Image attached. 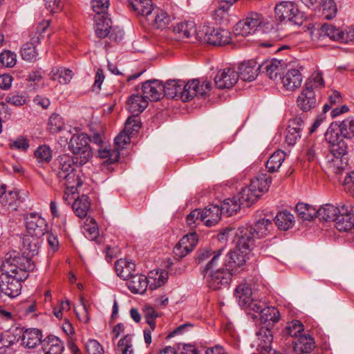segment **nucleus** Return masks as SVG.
<instances>
[{
    "mask_svg": "<svg viewBox=\"0 0 354 354\" xmlns=\"http://www.w3.org/2000/svg\"><path fill=\"white\" fill-rule=\"evenodd\" d=\"M72 207L77 216L85 218L90 207L88 197L86 195H82L73 202Z\"/></svg>",
    "mask_w": 354,
    "mask_h": 354,
    "instance_id": "37998d69",
    "label": "nucleus"
},
{
    "mask_svg": "<svg viewBox=\"0 0 354 354\" xmlns=\"http://www.w3.org/2000/svg\"><path fill=\"white\" fill-rule=\"evenodd\" d=\"M168 278L167 272L161 271L160 273L156 272L155 274L151 272L150 279L151 283H149V288L151 290H155L165 283Z\"/></svg>",
    "mask_w": 354,
    "mask_h": 354,
    "instance_id": "5fc2aeb1",
    "label": "nucleus"
},
{
    "mask_svg": "<svg viewBox=\"0 0 354 354\" xmlns=\"http://www.w3.org/2000/svg\"><path fill=\"white\" fill-rule=\"evenodd\" d=\"M353 223L354 219L348 209V206L342 205L340 212L335 221V227L340 232H347L353 229Z\"/></svg>",
    "mask_w": 354,
    "mask_h": 354,
    "instance_id": "6ab92c4d",
    "label": "nucleus"
},
{
    "mask_svg": "<svg viewBox=\"0 0 354 354\" xmlns=\"http://www.w3.org/2000/svg\"><path fill=\"white\" fill-rule=\"evenodd\" d=\"M304 124L301 118L297 117L289 120L286 135V142L289 146H294L301 138Z\"/></svg>",
    "mask_w": 354,
    "mask_h": 354,
    "instance_id": "dca6fc26",
    "label": "nucleus"
},
{
    "mask_svg": "<svg viewBox=\"0 0 354 354\" xmlns=\"http://www.w3.org/2000/svg\"><path fill=\"white\" fill-rule=\"evenodd\" d=\"M89 137L84 133L74 134L68 142L70 151L75 156L80 165L86 164L93 156L91 148L88 145Z\"/></svg>",
    "mask_w": 354,
    "mask_h": 354,
    "instance_id": "423d86ee",
    "label": "nucleus"
},
{
    "mask_svg": "<svg viewBox=\"0 0 354 354\" xmlns=\"http://www.w3.org/2000/svg\"><path fill=\"white\" fill-rule=\"evenodd\" d=\"M272 178L266 174H259L254 178L251 180L250 185L252 190H255L258 194H262L268 191L271 184Z\"/></svg>",
    "mask_w": 354,
    "mask_h": 354,
    "instance_id": "72a5a7b5",
    "label": "nucleus"
},
{
    "mask_svg": "<svg viewBox=\"0 0 354 354\" xmlns=\"http://www.w3.org/2000/svg\"><path fill=\"white\" fill-rule=\"evenodd\" d=\"M40 41L39 36L33 37L30 43L26 44L21 50V55L23 59L26 61H32L35 59L37 53L35 49V44Z\"/></svg>",
    "mask_w": 354,
    "mask_h": 354,
    "instance_id": "49530a36",
    "label": "nucleus"
},
{
    "mask_svg": "<svg viewBox=\"0 0 354 354\" xmlns=\"http://www.w3.org/2000/svg\"><path fill=\"white\" fill-rule=\"evenodd\" d=\"M42 344L45 354H61L64 350L62 342L55 336H48Z\"/></svg>",
    "mask_w": 354,
    "mask_h": 354,
    "instance_id": "c9c22d12",
    "label": "nucleus"
},
{
    "mask_svg": "<svg viewBox=\"0 0 354 354\" xmlns=\"http://www.w3.org/2000/svg\"><path fill=\"white\" fill-rule=\"evenodd\" d=\"M27 234L41 238L48 231L46 220L37 213H30L26 218Z\"/></svg>",
    "mask_w": 354,
    "mask_h": 354,
    "instance_id": "f8f14e48",
    "label": "nucleus"
},
{
    "mask_svg": "<svg viewBox=\"0 0 354 354\" xmlns=\"http://www.w3.org/2000/svg\"><path fill=\"white\" fill-rule=\"evenodd\" d=\"M148 106V101L143 95L133 94L129 97L128 109L133 116H138Z\"/></svg>",
    "mask_w": 354,
    "mask_h": 354,
    "instance_id": "c85d7f7f",
    "label": "nucleus"
},
{
    "mask_svg": "<svg viewBox=\"0 0 354 354\" xmlns=\"http://www.w3.org/2000/svg\"><path fill=\"white\" fill-rule=\"evenodd\" d=\"M6 100L8 103L15 106L24 105L26 99L22 93H10L7 95Z\"/></svg>",
    "mask_w": 354,
    "mask_h": 354,
    "instance_id": "69168bd1",
    "label": "nucleus"
},
{
    "mask_svg": "<svg viewBox=\"0 0 354 354\" xmlns=\"http://www.w3.org/2000/svg\"><path fill=\"white\" fill-rule=\"evenodd\" d=\"M112 21L111 19L104 15H99L95 17V33L100 38H105L109 36L111 29Z\"/></svg>",
    "mask_w": 354,
    "mask_h": 354,
    "instance_id": "e433bc0d",
    "label": "nucleus"
},
{
    "mask_svg": "<svg viewBox=\"0 0 354 354\" xmlns=\"http://www.w3.org/2000/svg\"><path fill=\"white\" fill-rule=\"evenodd\" d=\"M42 76L41 73L39 71H34L29 73L26 80L29 83V86H32L33 89L36 88V86H39L41 82Z\"/></svg>",
    "mask_w": 354,
    "mask_h": 354,
    "instance_id": "774afa93",
    "label": "nucleus"
},
{
    "mask_svg": "<svg viewBox=\"0 0 354 354\" xmlns=\"http://www.w3.org/2000/svg\"><path fill=\"white\" fill-rule=\"evenodd\" d=\"M198 243V235L191 232L184 236L174 248L176 256L183 258L193 250Z\"/></svg>",
    "mask_w": 354,
    "mask_h": 354,
    "instance_id": "2eb2a0df",
    "label": "nucleus"
},
{
    "mask_svg": "<svg viewBox=\"0 0 354 354\" xmlns=\"http://www.w3.org/2000/svg\"><path fill=\"white\" fill-rule=\"evenodd\" d=\"M203 91L198 90V80H192L185 84L183 81V86L180 95V100L183 102H188L194 97H203Z\"/></svg>",
    "mask_w": 354,
    "mask_h": 354,
    "instance_id": "bb28decb",
    "label": "nucleus"
},
{
    "mask_svg": "<svg viewBox=\"0 0 354 354\" xmlns=\"http://www.w3.org/2000/svg\"><path fill=\"white\" fill-rule=\"evenodd\" d=\"M294 216L287 211L281 212L274 218V222L281 230H288L294 223Z\"/></svg>",
    "mask_w": 354,
    "mask_h": 354,
    "instance_id": "c03bdc74",
    "label": "nucleus"
},
{
    "mask_svg": "<svg viewBox=\"0 0 354 354\" xmlns=\"http://www.w3.org/2000/svg\"><path fill=\"white\" fill-rule=\"evenodd\" d=\"M316 92L304 87L297 99L298 107L303 111H309L316 107L317 99Z\"/></svg>",
    "mask_w": 354,
    "mask_h": 354,
    "instance_id": "a211bd4d",
    "label": "nucleus"
},
{
    "mask_svg": "<svg viewBox=\"0 0 354 354\" xmlns=\"http://www.w3.org/2000/svg\"><path fill=\"white\" fill-rule=\"evenodd\" d=\"M129 6L138 14L149 17L153 11L151 0H128Z\"/></svg>",
    "mask_w": 354,
    "mask_h": 354,
    "instance_id": "4c0bfd02",
    "label": "nucleus"
},
{
    "mask_svg": "<svg viewBox=\"0 0 354 354\" xmlns=\"http://www.w3.org/2000/svg\"><path fill=\"white\" fill-rule=\"evenodd\" d=\"M173 32L176 35L178 39H188L192 36L196 38V32L195 23L192 21H183L177 24L173 27Z\"/></svg>",
    "mask_w": 354,
    "mask_h": 354,
    "instance_id": "a878e982",
    "label": "nucleus"
},
{
    "mask_svg": "<svg viewBox=\"0 0 354 354\" xmlns=\"http://www.w3.org/2000/svg\"><path fill=\"white\" fill-rule=\"evenodd\" d=\"M196 39L212 46H222L230 42L231 33L225 29L204 25L197 29Z\"/></svg>",
    "mask_w": 354,
    "mask_h": 354,
    "instance_id": "39448f33",
    "label": "nucleus"
},
{
    "mask_svg": "<svg viewBox=\"0 0 354 354\" xmlns=\"http://www.w3.org/2000/svg\"><path fill=\"white\" fill-rule=\"evenodd\" d=\"M51 79L58 81L62 84L69 83L73 77L72 71L65 68H58L51 72Z\"/></svg>",
    "mask_w": 354,
    "mask_h": 354,
    "instance_id": "8fccbe9b",
    "label": "nucleus"
},
{
    "mask_svg": "<svg viewBox=\"0 0 354 354\" xmlns=\"http://www.w3.org/2000/svg\"><path fill=\"white\" fill-rule=\"evenodd\" d=\"M274 11L275 18L279 22L290 21L296 25H301L303 22L302 15L291 1L280 2L276 5Z\"/></svg>",
    "mask_w": 354,
    "mask_h": 354,
    "instance_id": "6e6552de",
    "label": "nucleus"
},
{
    "mask_svg": "<svg viewBox=\"0 0 354 354\" xmlns=\"http://www.w3.org/2000/svg\"><path fill=\"white\" fill-rule=\"evenodd\" d=\"M303 76L298 68L289 69L282 77L283 86L288 91H295L300 87Z\"/></svg>",
    "mask_w": 354,
    "mask_h": 354,
    "instance_id": "412c9836",
    "label": "nucleus"
},
{
    "mask_svg": "<svg viewBox=\"0 0 354 354\" xmlns=\"http://www.w3.org/2000/svg\"><path fill=\"white\" fill-rule=\"evenodd\" d=\"M242 206L241 203L238 199V196L232 198L225 200L221 206H219L222 214L232 216L234 213L240 209Z\"/></svg>",
    "mask_w": 354,
    "mask_h": 354,
    "instance_id": "de8ad7c7",
    "label": "nucleus"
},
{
    "mask_svg": "<svg viewBox=\"0 0 354 354\" xmlns=\"http://www.w3.org/2000/svg\"><path fill=\"white\" fill-rule=\"evenodd\" d=\"M282 60L272 59L259 64L260 73H266L271 80H275L283 68Z\"/></svg>",
    "mask_w": 354,
    "mask_h": 354,
    "instance_id": "5701e85b",
    "label": "nucleus"
},
{
    "mask_svg": "<svg viewBox=\"0 0 354 354\" xmlns=\"http://www.w3.org/2000/svg\"><path fill=\"white\" fill-rule=\"evenodd\" d=\"M304 330L303 324L297 319L287 323L284 328V333L290 337L298 338L301 333Z\"/></svg>",
    "mask_w": 354,
    "mask_h": 354,
    "instance_id": "864d4df0",
    "label": "nucleus"
},
{
    "mask_svg": "<svg viewBox=\"0 0 354 354\" xmlns=\"http://www.w3.org/2000/svg\"><path fill=\"white\" fill-rule=\"evenodd\" d=\"M78 164L73 156L63 154L54 160L51 167L52 172L68 189H77L82 184L75 169V165Z\"/></svg>",
    "mask_w": 354,
    "mask_h": 354,
    "instance_id": "7ed1b4c3",
    "label": "nucleus"
},
{
    "mask_svg": "<svg viewBox=\"0 0 354 354\" xmlns=\"http://www.w3.org/2000/svg\"><path fill=\"white\" fill-rule=\"evenodd\" d=\"M234 241L236 242L237 249L230 250L227 253L225 258L222 259L223 266L227 268H232L233 273H236V268L243 266L249 259L250 252L253 250L254 247L249 248H243L239 245V237L234 236Z\"/></svg>",
    "mask_w": 354,
    "mask_h": 354,
    "instance_id": "0eeeda50",
    "label": "nucleus"
},
{
    "mask_svg": "<svg viewBox=\"0 0 354 354\" xmlns=\"http://www.w3.org/2000/svg\"><path fill=\"white\" fill-rule=\"evenodd\" d=\"M286 153L283 151L277 150L274 152L266 162V169L270 173H274L279 170L285 160Z\"/></svg>",
    "mask_w": 354,
    "mask_h": 354,
    "instance_id": "ea45409f",
    "label": "nucleus"
},
{
    "mask_svg": "<svg viewBox=\"0 0 354 354\" xmlns=\"http://www.w3.org/2000/svg\"><path fill=\"white\" fill-rule=\"evenodd\" d=\"M35 156L38 162H48L52 158V151L48 146L41 145L35 151Z\"/></svg>",
    "mask_w": 354,
    "mask_h": 354,
    "instance_id": "13d9d810",
    "label": "nucleus"
},
{
    "mask_svg": "<svg viewBox=\"0 0 354 354\" xmlns=\"http://www.w3.org/2000/svg\"><path fill=\"white\" fill-rule=\"evenodd\" d=\"M262 23L263 17L259 13L252 12L236 24L234 29V35L247 37L254 33Z\"/></svg>",
    "mask_w": 354,
    "mask_h": 354,
    "instance_id": "9d476101",
    "label": "nucleus"
},
{
    "mask_svg": "<svg viewBox=\"0 0 354 354\" xmlns=\"http://www.w3.org/2000/svg\"><path fill=\"white\" fill-rule=\"evenodd\" d=\"M335 127V124L329 126L325 133V139L328 143L330 153L335 158H339L346 154L348 145L344 140V138L333 131V127Z\"/></svg>",
    "mask_w": 354,
    "mask_h": 354,
    "instance_id": "9b49d317",
    "label": "nucleus"
},
{
    "mask_svg": "<svg viewBox=\"0 0 354 354\" xmlns=\"http://www.w3.org/2000/svg\"><path fill=\"white\" fill-rule=\"evenodd\" d=\"M98 156L100 158L106 159V162L108 163H114L117 162L120 158V152L118 151L115 148L113 149L106 148L98 149Z\"/></svg>",
    "mask_w": 354,
    "mask_h": 354,
    "instance_id": "6e6d98bb",
    "label": "nucleus"
},
{
    "mask_svg": "<svg viewBox=\"0 0 354 354\" xmlns=\"http://www.w3.org/2000/svg\"><path fill=\"white\" fill-rule=\"evenodd\" d=\"M295 210L298 217L304 221H311L317 216V209L306 203H297Z\"/></svg>",
    "mask_w": 354,
    "mask_h": 354,
    "instance_id": "a18cd8bd",
    "label": "nucleus"
},
{
    "mask_svg": "<svg viewBox=\"0 0 354 354\" xmlns=\"http://www.w3.org/2000/svg\"><path fill=\"white\" fill-rule=\"evenodd\" d=\"M164 84L158 80H147L142 84V95L148 101L157 102L165 97Z\"/></svg>",
    "mask_w": 354,
    "mask_h": 354,
    "instance_id": "ddd939ff",
    "label": "nucleus"
},
{
    "mask_svg": "<svg viewBox=\"0 0 354 354\" xmlns=\"http://www.w3.org/2000/svg\"><path fill=\"white\" fill-rule=\"evenodd\" d=\"M130 138L131 136L123 130L114 140L115 149L119 152L120 149H122L125 145L130 142Z\"/></svg>",
    "mask_w": 354,
    "mask_h": 354,
    "instance_id": "680f3d73",
    "label": "nucleus"
},
{
    "mask_svg": "<svg viewBox=\"0 0 354 354\" xmlns=\"http://www.w3.org/2000/svg\"><path fill=\"white\" fill-rule=\"evenodd\" d=\"M86 349L88 354H103V348L95 339H89L86 344Z\"/></svg>",
    "mask_w": 354,
    "mask_h": 354,
    "instance_id": "338daca9",
    "label": "nucleus"
},
{
    "mask_svg": "<svg viewBox=\"0 0 354 354\" xmlns=\"http://www.w3.org/2000/svg\"><path fill=\"white\" fill-rule=\"evenodd\" d=\"M319 35L328 37L333 41L346 44L354 40V29L346 28L342 30L331 24H324L319 30Z\"/></svg>",
    "mask_w": 354,
    "mask_h": 354,
    "instance_id": "1a4fd4ad",
    "label": "nucleus"
},
{
    "mask_svg": "<svg viewBox=\"0 0 354 354\" xmlns=\"http://www.w3.org/2000/svg\"><path fill=\"white\" fill-rule=\"evenodd\" d=\"M240 77L243 81L252 82L260 72L259 63L256 60H248V62H243L239 66Z\"/></svg>",
    "mask_w": 354,
    "mask_h": 354,
    "instance_id": "aec40b11",
    "label": "nucleus"
},
{
    "mask_svg": "<svg viewBox=\"0 0 354 354\" xmlns=\"http://www.w3.org/2000/svg\"><path fill=\"white\" fill-rule=\"evenodd\" d=\"M21 243V256L26 258H29V259L32 261L31 260V257L38 254L41 243V238L26 234L23 236ZM15 252L18 256H19L18 252Z\"/></svg>",
    "mask_w": 354,
    "mask_h": 354,
    "instance_id": "f3484780",
    "label": "nucleus"
},
{
    "mask_svg": "<svg viewBox=\"0 0 354 354\" xmlns=\"http://www.w3.org/2000/svg\"><path fill=\"white\" fill-rule=\"evenodd\" d=\"M334 124H335V127H333V131L342 137L347 139H351L354 137L353 118H348L342 121L332 122L330 126Z\"/></svg>",
    "mask_w": 354,
    "mask_h": 354,
    "instance_id": "4be33fe9",
    "label": "nucleus"
},
{
    "mask_svg": "<svg viewBox=\"0 0 354 354\" xmlns=\"http://www.w3.org/2000/svg\"><path fill=\"white\" fill-rule=\"evenodd\" d=\"M140 127V119L137 116H131L126 121L124 131L131 136L138 133Z\"/></svg>",
    "mask_w": 354,
    "mask_h": 354,
    "instance_id": "4d7b16f0",
    "label": "nucleus"
},
{
    "mask_svg": "<svg viewBox=\"0 0 354 354\" xmlns=\"http://www.w3.org/2000/svg\"><path fill=\"white\" fill-rule=\"evenodd\" d=\"M65 128V123L63 120L62 117L57 113H53L49 119L48 122V130L52 133H57Z\"/></svg>",
    "mask_w": 354,
    "mask_h": 354,
    "instance_id": "3c124183",
    "label": "nucleus"
},
{
    "mask_svg": "<svg viewBox=\"0 0 354 354\" xmlns=\"http://www.w3.org/2000/svg\"><path fill=\"white\" fill-rule=\"evenodd\" d=\"M224 250V248L218 249L208 263L201 268L202 274L207 276L209 287L213 290L227 286L234 274L232 268L223 266L221 256Z\"/></svg>",
    "mask_w": 354,
    "mask_h": 354,
    "instance_id": "f03ea898",
    "label": "nucleus"
},
{
    "mask_svg": "<svg viewBox=\"0 0 354 354\" xmlns=\"http://www.w3.org/2000/svg\"><path fill=\"white\" fill-rule=\"evenodd\" d=\"M201 222H202V214L201 210L199 209L192 211L187 216V225L192 228L195 227Z\"/></svg>",
    "mask_w": 354,
    "mask_h": 354,
    "instance_id": "e2e57ef3",
    "label": "nucleus"
},
{
    "mask_svg": "<svg viewBox=\"0 0 354 354\" xmlns=\"http://www.w3.org/2000/svg\"><path fill=\"white\" fill-rule=\"evenodd\" d=\"M293 348L296 353H310L315 347L313 337L310 335H301L292 342Z\"/></svg>",
    "mask_w": 354,
    "mask_h": 354,
    "instance_id": "cd10ccee",
    "label": "nucleus"
},
{
    "mask_svg": "<svg viewBox=\"0 0 354 354\" xmlns=\"http://www.w3.org/2000/svg\"><path fill=\"white\" fill-rule=\"evenodd\" d=\"M259 319L263 324H274L279 319V313L278 310L274 307H264L259 314Z\"/></svg>",
    "mask_w": 354,
    "mask_h": 354,
    "instance_id": "09e8293b",
    "label": "nucleus"
},
{
    "mask_svg": "<svg viewBox=\"0 0 354 354\" xmlns=\"http://www.w3.org/2000/svg\"><path fill=\"white\" fill-rule=\"evenodd\" d=\"M35 264L29 258L18 256L16 252L8 253L2 266L0 275V290L5 295L13 298L18 296L21 290V281L33 271Z\"/></svg>",
    "mask_w": 354,
    "mask_h": 354,
    "instance_id": "f257e3e1",
    "label": "nucleus"
},
{
    "mask_svg": "<svg viewBox=\"0 0 354 354\" xmlns=\"http://www.w3.org/2000/svg\"><path fill=\"white\" fill-rule=\"evenodd\" d=\"M234 296L242 308L249 305L248 302L253 299L251 287L247 283L239 284L235 289Z\"/></svg>",
    "mask_w": 354,
    "mask_h": 354,
    "instance_id": "2f4dec72",
    "label": "nucleus"
},
{
    "mask_svg": "<svg viewBox=\"0 0 354 354\" xmlns=\"http://www.w3.org/2000/svg\"><path fill=\"white\" fill-rule=\"evenodd\" d=\"M150 283V279H147L145 275L133 274L127 280V284L131 292L142 294Z\"/></svg>",
    "mask_w": 354,
    "mask_h": 354,
    "instance_id": "393cba45",
    "label": "nucleus"
},
{
    "mask_svg": "<svg viewBox=\"0 0 354 354\" xmlns=\"http://www.w3.org/2000/svg\"><path fill=\"white\" fill-rule=\"evenodd\" d=\"M238 73L230 68L219 71L214 77L216 86L219 89L230 88L238 81Z\"/></svg>",
    "mask_w": 354,
    "mask_h": 354,
    "instance_id": "4468645a",
    "label": "nucleus"
},
{
    "mask_svg": "<svg viewBox=\"0 0 354 354\" xmlns=\"http://www.w3.org/2000/svg\"><path fill=\"white\" fill-rule=\"evenodd\" d=\"M305 88L316 92L317 90L324 87V81L322 73L319 71L314 72L306 80Z\"/></svg>",
    "mask_w": 354,
    "mask_h": 354,
    "instance_id": "603ef678",
    "label": "nucleus"
},
{
    "mask_svg": "<svg viewBox=\"0 0 354 354\" xmlns=\"http://www.w3.org/2000/svg\"><path fill=\"white\" fill-rule=\"evenodd\" d=\"M93 10L96 12L98 16L104 13L109 6V0H91V2Z\"/></svg>",
    "mask_w": 354,
    "mask_h": 354,
    "instance_id": "0e129e2a",
    "label": "nucleus"
},
{
    "mask_svg": "<svg viewBox=\"0 0 354 354\" xmlns=\"http://www.w3.org/2000/svg\"><path fill=\"white\" fill-rule=\"evenodd\" d=\"M340 209L341 207H337L330 204H326L317 210L316 216L326 221H335Z\"/></svg>",
    "mask_w": 354,
    "mask_h": 354,
    "instance_id": "58836bf2",
    "label": "nucleus"
},
{
    "mask_svg": "<svg viewBox=\"0 0 354 354\" xmlns=\"http://www.w3.org/2000/svg\"><path fill=\"white\" fill-rule=\"evenodd\" d=\"M0 62L5 67L12 68L17 63V55L9 50H3L0 54Z\"/></svg>",
    "mask_w": 354,
    "mask_h": 354,
    "instance_id": "bf43d9fd",
    "label": "nucleus"
},
{
    "mask_svg": "<svg viewBox=\"0 0 354 354\" xmlns=\"http://www.w3.org/2000/svg\"><path fill=\"white\" fill-rule=\"evenodd\" d=\"M183 86V80H169L164 84V94L167 97L180 99Z\"/></svg>",
    "mask_w": 354,
    "mask_h": 354,
    "instance_id": "473e14b6",
    "label": "nucleus"
},
{
    "mask_svg": "<svg viewBox=\"0 0 354 354\" xmlns=\"http://www.w3.org/2000/svg\"><path fill=\"white\" fill-rule=\"evenodd\" d=\"M252 189V185H250L248 187L243 188L237 195L238 199L243 206L250 207L261 196Z\"/></svg>",
    "mask_w": 354,
    "mask_h": 354,
    "instance_id": "f704fd0d",
    "label": "nucleus"
},
{
    "mask_svg": "<svg viewBox=\"0 0 354 354\" xmlns=\"http://www.w3.org/2000/svg\"><path fill=\"white\" fill-rule=\"evenodd\" d=\"M323 15L328 19H333L337 13V6L333 0H326L323 3Z\"/></svg>",
    "mask_w": 354,
    "mask_h": 354,
    "instance_id": "052dcab7",
    "label": "nucleus"
},
{
    "mask_svg": "<svg viewBox=\"0 0 354 354\" xmlns=\"http://www.w3.org/2000/svg\"><path fill=\"white\" fill-rule=\"evenodd\" d=\"M148 19L156 28H163L166 27L171 21V17L167 12L162 10H156L151 15H149Z\"/></svg>",
    "mask_w": 354,
    "mask_h": 354,
    "instance_id": "79ce46f5",
    "label": "nucleus"
},
{
    "mask_svg": "<svg viewBox=\"0 0 354 354\" xmlns=\"http://www.w3.org/2000/svg\"><path fill=\"white\" fill-rule=\"evenodd\" d=\"M257 335L259 341V348L266 352L270 351L273 339L271 330L267 328H261L257 333Z\"/></svg>",
    "mask_w": 354,
    "mask_h": 354,
    "instance_id": "a19ab883",
    "label": "nucleus"
},
{
    "mask_svg": "<svg viewBox=\"0 0 354 354\" xmlns=\"http://www.w3.org/2000/svg\"><path fill=\"white\" fill-rule=\"evenodd\" d=\"M202 222L207 227L215 225L221 219L222 213L217 205H209L201 210Z\"/></svg>",
    "mask_w": 354,
    "mask_h": 354,
    "instance_id": "b1692460",
    "label": "nucleus"
},
{
    "mask_svg": "<svg viewBox=\"0 0 354 354\" xmlns=\"http://www.w3.org/2000/svg\"><path fill=\"white\" fill-rule=\"evenodd\" d=\"M135 263L127 259H120L115 263V269L118 276L123 280H128L133 275Z\"/></svg>",
    "mask_w": 354,
    "mask_h": 354,
    "instance_id": "c756f323",
    "label": "nucleus"
},
{
    "mask_svg": "<svg viewBox=\"0 0 354 354\" xmlns=\"http://www.w3.org/2000/svg\"><path fill=\"white\" fill-rule=\"evenodd\" d=\"M41 334L39 330L36 328L26 329L21 337L22 344L28 348H35L41 342Z\"/></svg>",
    "mask_w": 354,
    "mask_h": 354,
    "instance_id": "7c9ffc66",
    "label": "nucleus"
},
{
    "mask_svg": "<svg viewBox=\"0 0 354 354\" xmlns=\"http://www.w3.org/2000/svg\"><path fill=\"white\" fill-rule=\"evenodd\" d=\"M272 221L262 218L257 221L253 225L239 227L236 231L226 230L224 234H230L239 237V245L243 248H249L256 245L257 240L265 237L272 229Z\"/></svg>",
    "mask_w": 354,
    "mask_h": 354,
    "instance_id": "20e7f679",
    "label": "nucleus"
}]
</instances>
